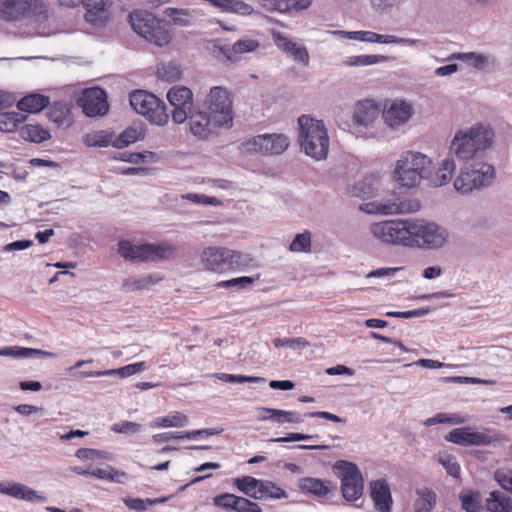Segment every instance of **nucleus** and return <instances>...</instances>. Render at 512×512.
<instances>
[{"label": "nucleus", "mask_w": 512, "mask_h": 512, "mask_svg": "<svg viewBox=\"0 0 512 512\" xmlns=\"http://www.w3.org/2000/svg\"><path fill=\"white\" fill-rule=\"evenodd\" d=\"M389 60L390 57L385 55H357L346 57L343 64L349 67H359L385 63Z\"/></svg>", "instance_id": "37998d69"}, {"label": "nucleus", "mask_w": 512, "mask_h": 512, "mask_svg": "<svg viewBox=\"0 0 512 512\" xmlns=\"http://www.w3.org/2000/svg\"><path fill=\"white\" fill-rule=\"evenodd\" d=\"M412 115V107L404 101L393 102L382 114L385 123L395 129L406 123Z\"/></svg>", "instance_id": "a211bd4d"}, {"label": "nucleus", "mask_w": 512, "mask_h": 512, "mask_svg": "<svg viewBox=\"0 0 512 512\" xmlns=\"http://www.w3.org/2000/svg\"><path fill=\"white\" fill-rule=\"evenodd\" d=\"M29 16L35 17L39 23L47 20V9L43 0H29Z\"/></svg>", "instance_id": "bf43d9fd"}, {"label": "nucleus", "mask_w": 512, "mask_h": 512, "mask_svg": "<svg viewBox=\"0 0 512 512\" xmlns=\"http://www.w3.org/2000/svg\"><path fill=\"white\" fill-rule=\"evenodd\" d=\"M70 110L67 105L61 101H55L49 107L48 117L51 121L58 126H69L70 124Z\"/></svg>", "instance_id": "c03bdc74"}, {"label": "nucleus", "mask_w": 512, "mask_h": 512, "mask_svg": "<svg viewBox=\"0 0 512 512\" xmlns=\"http://www.w3.org/2000/svg\"><path fill=\"white\" fill-rule=\"evenodd\" d=\"M289 250L291 252H310L311 250V233L305 230L297 234L290 243Z\"/></svg>", "instance_id": "5fc2aeb1"}, {"label": "nucleus", "mask_w": 512, "mask_h": 512, "mask_svg": "<svg viewBox=\"0 0 512 512\" xmlns=\"http://www.w3.org/2000/svg\"><path fill=\"white\" fill-rule=\"evenodd\" d=\"M19 133L24 140L34 143L44 142L51 137L49 131L38 124H26L20 128Z\"/></svg>", "instance_id": "ea45409f"}, {"label": "nucleus", "mask_w": 512, "mask_h": 512, "mask_svg": "<svg viewBox=\"0 0 512 512\" xmlns=\"http://www.w3.org/2000/svg\"><path fill=\"white\" fill-rule=\"evenodd\" d=\"M25 119L19 112H0V131L13 132Z\"/></svg>", "instance_id": "09e8293b"}, {"label": "nucleus", "mask_w": 512, "mask_h": 512, "mask_svg": "<svg viewBox=\"0 0 512 512\" xmlns=\"http://www.w3.org/2000/svg\"><path fill=\"white\" fill-rule=\"evenodd\" d=\"M255 144L271 154H281L289 146L288 138L283 134L258 136Z\"/></svg>", "instance_id": "2f4dec72"}, {"label": "nucleus", "mask_w": 512, "mask_h": 512, "mask_svg": "<svg viewBox=\"0 0 512 512\" xmlns=\"http://www.w3.org/2000/svg\"><path fill=\"white\" fill-rule=\"evenodd\" d=\"M456 169L455 160L452 155H448L437 168L431 164L429 168V176L425 178L429 185L434 187H440L447 184Z\"/></svg>", "instance_id": "2eb2a0df"}, {"label": "nucleus", "mask_w": 512, "mask_h": 512, "mask_svg": "<svg viewBox=\"0 0 512 512\" xmlns=\"http://www.w3.org/2000/svg\"><path fill=\"white\" fill-rule=\"evenodd\" d=\"M298 124L301 149L316 160L325 159L329 149V138L323 121L313 119L309 115H301Z\"/></svg>", "instance_id": "f03ea898"}, {"label": "nucleus", "mask_w": 512, "mask_h": 512, "mask_svg": "<svg viewBox=\"0 0 512 512\" xmlns=\"http://www.w3.org/2000/svg\"><path fill=\"white\" fill-rule=\"evenodd\" d=\"M259 410L264 413V415L258 417L260 421L272 420L278 424H299L303 422L302 415L296 411H285L266 407H262Z\"/></svg>", "instance_id": "cd10ccee"}, {"label": "nucleus", "mask_w": 512, "mask_h": 512, "mask_svg": "<svg viewBox=\"0 0 512 512\" xmlns=\"http://www.w3.org/2000/svg\"><path fill=\"white\" fill-rule=\"evenodd\" d=\"M371 498L375 509L379 512H391L393 500L391 490L384 479H379L370 483Z\"/></svg>", "instance_id": "f3484780"}, {"label": "nucleus", "mask_w": 512, "mask_h": 512, "mask_svg": "<svg viewBox=\"0 0 512 512\" xmlns=\"http://www.w3.org/2000/svg\"><path fill=\"white\" fill-rule=\"evenodd\" d=\"M156 75L162 81L176 82L181 78L182 70L177 63H162L158 66Z\"/></svg>", "instance_id": "49530a36"}, {"label": "nucleus", "mask_w": 512, "mask_h": 512, "mask_svg": "<svg viewBox=\"0 0 512 512\" xmlns=\"http://www.w3.org/2000/svg\"><path fill=\"white\" fill-rule=\"evenodd\" d=\"M312 0H258L259 4L269 12L286 13L291 10H304Z\"/></svg>", "instance_id": "393cba45"}, {"label": "nucleus", "mask_w": 512, "mask_h": 512, "mask_svg": "<svg viewBox=\"0 0 512 512\" xmlns=\"http://www.w3.org/2000/svg\"><path fill=\"white\" fill-rule=\"evenodd\" d=\"M438 462L445 468L447 474L454 478L460 477V465L458 464L455 456L449 454H440Z\"/></svg>", "instance_id": "13d9d810"}, {"label": "nucleus", "mask_w": 512, "mask_h": 512, "mask_svg": "<svg viewBox=\"0 0 512 512\" xmlns=\"http://www.w3.org/2000/svg\"><path fill=\"white\" fill-rule=\"evenodd\" d=\"M1 15L7 21L29 17V0H4Z\"/></svg>", "instance_id": "c756f323"}, {"label": "nucleus", "mask_w": 512, "mask_h": 512, "mask_svg": "<svg viewBox=\"0 0 512 512\" xmlns=\"http://www.w3.org/2000/svg\"><path fill=\"white\" fill-rule=\"evenodd\" d=\"M160 278L156 274H149L141 277H130L122 282V290L125 292H135L138 290L149 289L156 284Z\"/></svg>", "instance_id": "c9c22d12"}, {"label": "nucleus", "mask_w": 512, "mask_h": 512, "mask_svg": "<svg viewBox=\"0 0 512 512\" xmlns=\"http://www.w3.org/2000/svg\"><path fill=\"white\" fill-rule=\"evenodd\" d=\"M78 104L88 117L105 115L109 109L107 94L100 87L86 89L79 98Z\"/></svg>", "instance_id": "ddd939ff"}, {"label": "nucleus", "mask_w": 512, "mask_h": 512, "mask_svg": "<svg viewBox=\"0 0 512 512\" xmlns=\"http://www.w3.org/2000/svg\"><path fill=\"white\" fill-rule=\"evenodd\" d=\"M132 29L147 42L158 47L167 46L171 42L169 31L161 24L152 13L145 10H137L129 15Z\"/></svg>", "instance_id": "39448f33"}, {"label": "nucleus", "mask_w": 512, "mask_h": 512, "mask_svg": "<svg viewBox=\"0 0 512 512\" xmlns=\"http://www.w3.org/2000/svg\"><path fill=\"white\" fill-rule=\"evenodd\" d=\"M264 480L256 479L252 476L238 477L233 480L234 486L246 496L255 499L263 500L264 495L262 494Z\"/></svg>", "instance_id": "a878e982"}, {"label": "nucleus", "mask_w": 512, "mask_h": 512, "mask_svg": "<svg viewBox=\"0 0 512 512\" xmlns=\"http://www.w3.org/2000/svg\"><path fill=\"white\" fill-rule=\"evenodd\" d=\"M394 178L401 186L406 188L416 187L424 179L420 172H416L413 168L405 167V164H402L400 161L396 162Z\"/></svg>", "instance_id": "473e14b6"}, {"label": "nucleus", "mask_w": 512, "mask_h": 512, "mask_svg": "<svg viewBox=\"0 0 512 512\" xmlns=\"http://www.w3.org/2000/svg\"><path fill=\"white\" fill-rule=\"evenodd\" d=\"M319 438V435L317 434H304V433H288L286 436L273 438L270 441L276 442V443H283V442H291V441H307V440H317Z\"/></svg>", "instance_id": "69168bd1"}, {"label": "nucleus", "mask_w": 512, "mask_h": 512, "mask_svg": "<svg viewBox=\"0 0 512 512\" xmlns=\"http://www.w3.org/2000/svg\"><path fill=\"white\" fill-rule=\"evenodd\" d=\"M85 8V20L94 26H102L109 19V10L105 0H82Z\"/></svg>", "instance_id": "aec40b11"}, {"label": "nucleus", "mask_w": 512, "mask_h": 512, "mask_svg": "<svg viewBox=\"0 0 512 512\" xmlns=\"http://www.w3.org/2000/svg\"><path fill=\"white\" fill-rule=\"evenodd\" d=\"M496 175L492 164L482 158L465 161L454 181V188L462 194L471 193L492 184Z\"/></svg>", "instance_id": "7ed1b4c3"}, {"label": "nucleus", "mask_w": 512, "mask_h": 512, "mask_svg": "<svg viewBox=\"0 0 512 512\" xmlns=\"http://www.w3.org/2000/svg\"><path fill=\"white\" fill-rule=\"evenodd\" d=\"M219 380L227 383H264L265 378L258 376L234 375L227 373H218L215 375Z\"/></svg>", "instance_id": "4d7b16f0"}, {"label": "nucleus", "mask_w": 512, "mask_h": 512, "mask_svg": "<svg viewBox=\"0 0 512 512\" xmlns=\"http://www.w3.org/2000/svg\"><path fill=\"white\" fill-rule=\"evenodd\" d=\"M373 9L378 13H388L403 0H370Z\"/></svg>", "instance_id": "774afa93"}, {"label": "nucleus", "mask_w": 512, "mask_h": 512, "mask_svg": "<svg viewBox=\"0 0 512 512\" xmlns=\"http://www.w3.org/2000/svg\"><path fill=\"white\" fill-rule=\"evenodd\" d=\"M489 512H512V499L501 491H492L486 499Z\"/></svg>", "instance_id": "4c0bfd02"}, {"label": "nucleus", "mask_w": 512, "mask_h": 512, "mask_svg": "<svg viewBox=\"0 0 512 512\" xmlns=\"http://www.w3.org/2000/svg\"><path fill=\"white\" fill-rule=\"evenodd\" d=\"M299 488L309 494L318 497L326 496L331 491L330 482H324L321 479L305 477L299 481Z\"/></svg>", "instance_id": "e433bc0d"}, {"label": "nucleus", "mask_w": 512, "mask_h": 512, "mask_svg": "<svg viewBox=\"0 0 512 512\" xmlns=\"http://www.w3.org/2000/svg\"><path fill=\"white\" fill-rule=\"evenodd\" d=\"M273 344L276 348L280 347H290L295 349L297 347L304 348L309 346V342L304 337H296V338H275L273 340Z\"/></svg>", "instance_id": "680f3d73"}, {"label": "nucleus", "mask_w": 512, "mask_h": 512, "mask_svg": "<svg viewBox=\"0 0 512 512\" xmlns=\"http://www.w3.org/2000/svg\"><path fill=\"white\" fill-rule=\"evenodd\" d=\"M274 41L280 50L289 53L295 61L304 65L309 64V54L304 46L297 45V43L281 33L274 34Z\"/></svg>", "instance_id": "5701e85b"}, {"label": "nucleus", "mask_w": 512, "mask_h": 512, "mask_svg": "<svg viewBox=\"0 0 512 512\" xmlns=\"http://www.w3.org/2000/svg\"><path fill=\"white\" fill-rule=\"evenodd\" d=\"M147 369L146 362H137L128 364L126 366L115 368V369H108V370H102V371H81L76 376L78 378H87V377H101V376H118L120 378H126L129 376H132L134 374H137L139 372H142Z\"/></svg>", "instance_id": "412c9836"}, {"label": "nucleus", "mask_w": 512, "mask_h": 512, "mask_svg": "<svg viewBox=\"0 0 512 512\" xmlns=\"http://www.w3.org/2000/svg\"><path fill=\"white\" fill-rule=\"evenodd\" d=\"M418 498L414 503L415 512H431L436 505V493L430 488L417 490Z\"/></svg>", "instance_id": "79ce46f5"}, {"label": "nucleus", "mask_w": 512, "mask_h": 512, "mask_svg": "<svg viewBox=\"0 0 512 512\" xmlns=\"http://www.w3.org/2000/svg\"><path fill=\"white\" fill-rule=\"evenodd\" d=\"M118 253L126 261H157L169 259L173 254V248L156 244L136 245L130 240H121L118 243Z\"/></svg>", "instance_id": "6e6552de"}, {"label": "nucleus", "mask_w": 512, "mask_h": 512, "mask_svg": "<svg viewBox=\"0 0 512 512\" xmlns=\"http://www.w3.org/2000/svg\"><path fill=\"white\" fill-rule=\"evenodd\" d=\"M49 104V97L35 93L21 98L17 103V108L24 112L38 113L48 107Z\"/></svg>", "instance_id": "72a5a7b5"}, {"label": "nucleus", "mask_w": 512, "mask_h": 512, "mask_svg": "<svg viewBox=\"0 0 512 512\" xmlns=\"http://www.w3.org/2000/svg\"><path fill=\"white\" fill-rule=\"evenodd\" d=\"M461 502V508L465 512H481L482 501L481 494L479 491H470L467 493H461L459 495Z\"/></svg>", "instance_id": "de8ad7c7"}, {"label": "nucleus", "mask_w": 512, "mask_h": 512, "mask_svg": "<svg viewBox=\"0 0 512 512\" xmlns=\"http://www.w3.org/2000/svg\"><path fill=\"white\" fill-rule=\"evenodd\" d=\"M431 311V308L429 306L421 307L414 310L409 311H390L386 313V316L388 317H396V318H414V317H422L427 315Z\"/></svg>", "instance_id": "e2e57ef3"}, {"label": "nucleus", "mask_w": 512, "mask_h": 512, "mask_svg": "<svg viewBox=\"0 0 512 512\" xmlns=\"http://www.w3.org/2000/svg\"><path fill=\"white\" fill-rule=\"evenodd\" d=\"M420 204L418 201H389L387 203H380L377 211L381 214H400L410 213L419 210Z\"/></svg>", "instance_id": "f704fd0d"}, {"label": "nucleus", "mask_w": 512, "mask_h": 512, "mask_svg": "<svg viewBox=\"0 0 512 512\" xmlns=\"http://www.w3.org/2000/svg\"><path fill=\"white\" fill-rule=\"evenodd\" d=\"M258 277V275L255 278L250 276L236 277L229 280L218 282L216 286L218 288L240 291L249 288L254 283V281L258 279Z\"/></svg>", "instance_id": "8fccbe9b"}, {"label": "nucleus", "mask_w": 512, "mask_h": 512, "mask_svg": "<svg viewBox=\"0 0 512 512\" xmlns=\"http://www.w3.org/2000/svg\"><path fill=\"white\" fill-rule=\"evenodd\" d=\"M260 43L251 38H243L236 41L231 45V50L234 53V58H240V54L253 52L259 48Z\"/></svg>", "instance_id": "6e6d98bb"}, {"label": "nucleus", "mask_w": 512, "mask_h": 512, "mask_svg": "<svg viewBox=\"0 0 512 512\" xmlns=\"http://www.w3.org/2000/svg\"><path fill=\"white\" fill-rule=\"evenodd\" d=\"M188 417L181 413L175 412L174 414H170L164 417H161L155 422L153 427H184L188 424Z\"/></svg>", "instance_id": "603ef678"}, {"label": "nucleus", "mask_w": 512, "mask_h": 512, "mask_svg": "<svg viewBox=\"0 0 512 512\" xmlns=\"http://www.w3.org/2000/svg\"><path fill=\"white\" fill-rule=\"evenodd\" d=\"M370 232L383 243L409 247L410 219L373 223L370 226Z\"/></svg>", "instance_id": "1a4fd4ad"}, {"label": "nucleus", "mask_w": 512, "mask_h": 512, "mask_svg": "<svg viewBox=\"0 0 512 512\" xmlns=\"http://www.w3.org/2000/svg\"><path fill=\"white\" fill-rule=\"evenodd\" d=\"M82 141L87 147H108L113 146L114 135L104 130L93 131L85 134Z\"/></svg>", "instance_id": "a19ab883"}, {"label": "nucleus", "mask_w": 512, "mask_h": 512, "mask_svg": "<svg viewBox=\"0 0 512 512\" xmlns=\"http://www.w3.org/2000/svg\"><path fill=\"white\" fill-rule=\"evenodd\" d=\"M494 132L488 126H475L459 130L453 137L449 155L465 161L482 158L484 152L493 143Z\"/></svg>", "instance_id": "f257e3e1"}, {"label": "nucleus", "mask_w": 512, "mask_h": 512, "mask_svg": "<svg viewBox=\"0 0 512 512\" xmlns=\"http://www.w3.org/2000/svg\"><path fill=\"white\" fill-rule=\"evenodd\" d=\"M214 6L222 7L241 15H249L253 12L252 6L241 0H218L214 2Z\"/></svg>", "instance_id": "864d4df0"}, {"label": "nucleus", "mask_w": 512, "mask_h": 512, "mask_svg": "<svg viewBox=\"0 0 512 512\" xmlns=\"http://www.w3.org/2000/svg\"><path fill=\"white\" fill-rule=\"evenodd\" d=\"M0 493L28 502H44L46 498L28 486L16 482H1Z\"/></svg>", "instance_id": "6ab92c4d"}, {"label": "nucleus", "mask_w": 512, "mask_h": 512, "mask_svg": "<svg viewBox=\"0 0 512 512\" xmlns=\"http://www.w3.org/2000/svg\"><path fill=\"white\" fill-rule=\"evenodd\" d=\"M410 230L409 247L439 249L448 239V232L444 227L425 219H410Z\"/></svg>", "instance_id": "20e7f679"}, {"label": "nucleus", "mask_w": 512, "mask_h": 512, "mask_svg": "<svg viewBox=\"0 0 512 512\" xmlns=\"http://www.w3.org/2000/svg\"><path fill=\"white\" fill-rule=\"evenodd\" d=\"M341 479L342 495L347 501H356L363 495L364 480L360 469L354 463L339 460L335 463Z\"/></svg>", "instance_id": "9d476101"}, {"label": "nucleus", "mask_w": 512, "mask_h": 512, "mask_svg": "<svg viewBox=\"0 0 512 512\" xmlns=\"http://www.w3.org/2000/svg\"><path fill=\"white\" fill-rule=\"evenodd\" d=\"M111 430L122 434H136L142 431V425L131 421H121L113 424Z\"/></svg>", "instance_id": "0e129e2a"}, {"label": "nucleus", "mask_w": 512, "mask_h": 512, "mask_svg": "<svg viewBox=\"0 0 512 512\" xmlns=\"http://www.w3.org/2000/svg\"><path fill=\"white\" fill-rule=\"evenodd\" d=\"M471 446H490L501 442L502 435L493 430L483 432L473 431L471 435Z\"/></svg>", "instance_id": "a18cd8bd"}, {"label": "nucleus", "mask_w": 512, "mask_h": 512, "mask_svg": "<svg viewBox=\"0 0 512 512\" xmlns=\"http://www.w3.org/2000/svg\"><path fill=\"white\" fill-rule=\"evenodd\" d=\"M145 137L144 130L141 127L129 126L118 137L114 138L113 147L122 149Z\"/></svg>", "instance_id": "58836bf2"}, {"label": "nucleus", "mask_w": 512, "mask_h": 512, "mask_svg": "<svg viewBox=\"0 0 512 512\" xmlns=\"http://www.w3.org/2000/svg\"><path fill=\"white\" fill-rule=\"evenodd\" d=\"M0 356L13 358H54L56 354L35 348L5 346L0 348Z\"/></svg>", "instance_id": "7c9ffc66"}, {"label": "nucleus", "mask_w": 512, "mask_h": 512, "mask_svg": "<svg viewBox=\"0 0 512 512\" xmlns=\"http://www.w3.org/2000/svg\"><path fill=\"white\" fill-rule=\"evenodd\" d=\"M187 119L189 120L190 132L198 139H207L212 133V128H216L212 117L196 108L189 113Z\"/></svg>", "instance_id": "dca6fc26"}, {"label": "nucleus", "mask_w": 512, "mask_h": 512, "mask_svg": "<svg viewBox=\"0 0 512 512\" xmlns=\"http://www.w3.org/2000/svg\"><path fill=\"white\" fill-rule=\"evenodd\" d=\"M168 16L171 17L172 22L176 25L180 26H188L190 24L189 19L187 18L188 12L186 10H179L176 8H168L166 10Z\"/></svg>", "instance_id": "338daca9"}, {"label": "nucleus", "mask_w": 512, "mask_h": 512, "mask_svg": "<svg viewBox=\"0 0 512 512\" xmlns=\"http://www.w3.org/2000/svg\"><path fill=\"white\" fill-rule=\"evenodd\" d=\"M351 40L378 44H401L409 47H425L426 43L420 39L402 38L390 34H378L373 31H351L348 33Z\"/></svg>", "instance_id": "4468645a"}, {"label": "nucleus", "mask_w": 512, "mask_h": 512, "mask_svg": "<svg viewBox=\"0 0 512 512\" xmlns=\"http://www.w3.org/2000/svg\"><path fill=\"white\" fill-rule=\"evenodd\" d=\"M471 435V427L455 428L445 435V440L462 446H471Z\"/></svg>", "instance_id": "3c124183"}, {"label": "nucleus", "mask_w": 512, "mask_h": 512, "mask_svg": "<svg viewBox=\"0 0 512 512\" xmlns=\"http://www.w3.org/2000/svg\"><path fill=\"white\" fill-rule=\"evenodd\" d=\"M262 487V494L264 495V499H281L287 498V493L285 490L277 486L274 482L264 480Z\"/></svg>", "instance_id": "052dcab7"}, {"label": "nucleus", "mask_w": 512, "mask_h": 512, "mask_svg": "<svg viewBox=\"0 0 512 512\" xmlns=\"http://www.w3.org/2000/svg\"><path fill=\"white\" fill-rule=\"evenodd\" d=\"M398 161L405 164V167L413 168L416 172H420L424 179L430 175L429 168L432 161L429 157L420 152L407 151Z\"/></svg>", "instance_id": "bb28decb"}, {"label": "nucleus", "mask_w": 512, "mask_h": 512, "mask_svg": "<svg viewBox=\"0 0 512 512\" xmlns=\"http://www.w3.org/2000/svg\"><path fill=\"white\" fill-rule=\"evenodd\" d=\"M206 51L219 62L228 65L240 61L241 58H234L231 45L222 39H212L206 42Z\"/></svg>", "instance_id": "b1692460"}, {"label": "nucleus", "mask_w": 512, "mask_h": 512, "mask_svg": "<svg viewBox=\"0 0 512 512\" xmlns=\"http://www.w3.org/2000/svg\"><path fill=\"white\" fill-rule=\"evenodd\" d=\"M167 99L173 107L171 116L176 124L184 123L189 113L195 109L193 106V92L186 86L175 85L171 87L167 92Z\"/></svg>", "instance_id": "f8f14e48"}, {"label": "nucleus", "mask_w": 512, "mask_h": 512, "mask_svg": "<svg viewBox=\"0 0 512 512\" xmlns=\"http://www.w3.org/2000/svg\"><path fill=\"white\" fill-rule=\"evenodd\" d=\"M241 256V253L227 248L208 247L203 251L201 260L206 269L222 273L239 268Z\"/></svg>", "instance_id": "9b49d317"}, {"label": "nucleus", "mask_w": 512, "mask_h": 512, "mask_svg": "<svg viewBox=\"0 0 512 512\" xmlns=\"http://www.w3.org/2000/svg\"><path fill=\"white\" fill-rule=\"evenodd\" d=\"M449 59L462 61L480 71L486 70L489 64L492 66L497 64V60L494 57L478 52L454 53L449 57Z\"/></svg>", "instance_id": "c85d7f7f"}, {"label": "nucleus", "mask_w": 512, "mask_h": 512, "mask_svg": "<svg viewBox=\"0 0 512 512\" xmlns=\"http://www.w3.org/2000/svg\"><path fill=\"white\" fill-rule=\"evenodd\" d=\"M379 115V107L373 101L365 100L356 104L353 120L357 125L369 127L379 118Z\"/></svg>", "instance_id": "4be33fe9"}, {"label": "nucleus", "mask_w": 512, "mask_h": 512, "mask_svg": "<svg viewBox=\"0 0 512 512\" xmlns=\"http://www.w3.org/2000/svg\"><path fill=\"white\" fill-rule=\"evenodd\" d=\"M209 115L217 128H230L233 125V102L230 92L222 86L210 89L206 100Z\"/></svg>", "instance_id": "0eeeda50"}, {"label": "nucleus", "mask_w": 512, "mask_h": 512, "mask_svg": "<svg viewBox=\"0 0 512 512\" xmlns=\"http://www.w3.org/2000/svg\"><path fill=\"white\" fill-rule=\"evenodd\" d=\"M129 102L138 114L145 116L153 124L163 126L169 120L165 103L148 91L136 90L131 92Z\"/></svg>", "instance_id": "423d86ee"}]
</instances>
